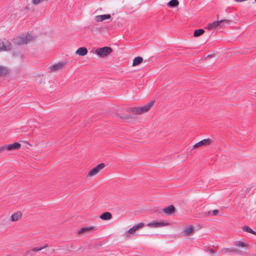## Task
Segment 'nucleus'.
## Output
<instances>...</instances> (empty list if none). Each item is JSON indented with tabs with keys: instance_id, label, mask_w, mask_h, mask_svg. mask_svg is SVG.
<instances>
[{
	"instance_id": "nucleus-25",
	"label": "nucleus",
	"mask_w": 256,
	"mask_h": 256,
	"mask_svg": "<svg viewBox=\"0 0 256 256\" xmlns=\"http://www.w3.org/2000/svg\"><path fill=\"white\" fill-rule=\"evenodd\" d=\"M243 230H244L247 232L249 233H251L254 234H256V232L252 230L250 227L248 226H244L243 227Z\"/></svg>"
},
{
	"instance_id": "nucleus-27",
	"label": "nucleus",
	"mask_w": 256,
	"mask_h": 256,
	"mask_svg": "<svg viewBox=\"0 0 256 256\" xmlns=\"http://www.w3.org/2000/svg\"><path fill=\"white\" fill-rule=\"evenodd\" d=\"M42 250V248H34L32 249V252H38Z\"/></svg>"
},
{
	"instance_id": "nucleus-31",
	"label": "nucleus",
	"mask_w": 256,
	"mask_h": 256,
	"mask_svg": "<svg viewBox=\"0 0 256 256\" xmlns=\"http://www.w3.org/2000/svg\"><path fill=\"white\" fill-rule=\"evenodd\" d=\"M212 213H213V214H214V216H216V215H217V214H218V210H214L213 211Z\"/></svg>"
},
{
	"instance_id": "nucleus-29",
	"label": "nucleus",
	"mask_w": 256,
	"mask_h": 256,
	"mask_svg": "<svg viewBox=\"0 0 256 256\" xmlns=\"http://www.w3.org/2000/svg\"><path fill=\"white\" fill-rule=\"evenodd\" d=\"M32 250H28L26 252V256H32Z\"/></svg>"
},
{
	"instance_id": "nucleus-32",
	"label": "nucleus",
	"mask_w": 256,
	"mask_h": 256,
	"mask_svg": "<svg viewBox=\"0 0 256 256\" xmlns=\"http://www.w3.org/2000/svg\"><path fill=\"white\" fill-rule=\"evenodd\" d=\"M4 152V148H2V146H0V153Z\"/></svg>"
},
{
	"instance_id": "nucleus-9",
	"label": "nucleus",
	"mask_w": 256,
	"mask_h": 256,
	"mask_svg": "<svg viewBox=\"0 0 256 256\" xmlns=\"http://www.w3.org/2000/svg\"><path fill=\"white\" fill-rule=\"evenodd\" d=\"M11 49L10 43L6 40H0V50H8Z\"/></svg>"
},
{
	"instance_id": "nucleus-10",
	"label": "nucleus",
	"mask_w": 256,
	"mask_h": 256,
	"mask_svg": "<svg viewBox=\"0 0 256 256\" xmlns=\"http://www.w3.org/2000/svg\"><path fill=\"white\" fill-rule=\"evenodd\" d=\"M94 229V228L92 226L82 228L77 232V234L80 236L84 235L92 232Z\"/></svg>"
},
{
	"instance_id": "nucleus-6",
	"label": "nucleus",
	"mask_w": 256,
	"mask_h": 256,
	"mask_svg": "<svg viewBox=\"0 0 256 256\" xmlns=\"http://www.w3.org/2000/svg\"><path fill=\"white\" fill-rule=\"evenodd\" d=\"M66 64V62H62L57 64H54L50 66L48 68V70L49 72H56L62 70Z\"/></svg>"
},
{
	"instance_id": "nucleus-30",
	"label": "nucleus",
	"mask_w": 256,
	"mask_h": 256,
	"mask_svg": "<svg viewBox=\"0 0 256 256\" xmlns=\"http://www.w3.org/2000/svg\"><path fill=\"white\" fill-rule=\"evenodd\" d=\"M206 28H207L208 29V30H212V29H213L212 24H209L207 26Z\"/></svg>"
},
{
	"instance_id": "nucleus-26",
	"label": "nucleus",
	"mask_w": 256,
	"mask_h": 256,
	"mask_svg": "<svg viewBox=\"0 0 256 256\" xmlns=\"http://www.w3.org/2000/svg\"><path fill=\"white\" fill-rule=\"evenodd\" d=\"M236 245L238 246H242V247H244V246H246V245L244 243L241 242H239V241L236 242Z\"/></svg>"
},
{
	"instance_id": "nucleus-11",
	"label": "nucleus",
	"mask_w": 256,
	"mask_h": 256,
	"mask_svg": "<svg viewBox=\"0 0 256 256\" xmlns=\"http://www.w3.org/2000/svg\"><path fill=\"white\" fill-rule=\"evenodd\" d=\"M212 140L210 138L204 139L194 145V148H196L204 146H208L211 144Z\"/></svg>"
},
{
	"instance_id": "nucleus-20",
	"label": "nucleus",
	"mask_w": 256,
	"mask_h": 256,
	"mask_svg": "<svg viewBox=\"0 0 256 256\" xmlns=\"http://www.w3.org/2000/svg\"><path fill=\"white\" fill-rule=\"evenodd\" d=\"M143 61V58L140 56H137L133 60L132 66H136L141 64Z\"/></svg>"
},
{
	"instance_id": "nucleus-35",
	"label": "nucleus",
	"mask_w": 256,
	"mask_h": 256,
	"mask_svg": "<svg viewBox=\"0 0 256 256\" xmlns=\"http://www.w3.org/2000/svg\"><path fill=\"white\" fill-rule=\"evenodd\" d=\"M232 252H236L237 251L236 250H231Z\"/></svg>"
},
{
	"instance_id": "nucleus-23",
	"label": "nucleus",
	"mask_w": 256,
	"mask_h": 256,
	"mask_svg": "<svg viewBox=\"0 0 256 256\" xmlns=\"http://www.w3.org/2000/svg\"><path fill=\"white\" fill-rule=\"evenodd\" d=\"M204 32L203 29H198L194 31V36L195 37L199 36L202 35Z\"/></svg>"
},
{
	"instance_id": "nucleus-34",
	"label": "nucleus",
	"mask_w": 256,
	"mask_h": 256,
	"mask_svg": "<svg viewBox=\"0 0 256 256\" xmlns=\"http://www.w3.org/2000/svg\"><path fill=\"white\" fill-rule=\"evenodd\" d=\"M46 251H47L48 252L46 253V254H50V250H46Z\"/></svg>"
},
{
	"instance_id": "nucleus-8",
	"label": "nucleus",
	"mask_w": 256,
	"mask_h": 256,
	"mask_svg": "<svg viewBox=\"0 0 256 256\" xmlns=\"http://www.w3.org/2000/svg\"><path fill=\"white\" fill-rule=\"evenodd\" d=\"M169 224L167 222H156L154 221L152 222H150L146 224L147 226L150 227V228H160L164 226H166L168 225Z\"/></svg>"
},
{
	"instance_id": "nucleus-22",
	"label": "nucleus",
	"mask_w": 256,
	"mask_h": 256,
	"mask_svg": "<svg viewBox=\"0 0 256 256\" xmlns=\"http://www.w3.org/2000/svg\"><path fill=\"white\" fill-rule=\"evenodd\" d=\"M122 119L127 122H130L134 118V116L130 114L123 115L120 116Z\"/></svg>"
},
{
	"instance_id": "nucleus-19",
	"label": "nucleus",
	"mask_w": 256,
	"mask_h": 256,
	"mask_svg": "<svg viewBox=\"0 0 256 256\" xmlns=\"http://www.w3.org/2000/svg\"><path fill=\"white\" fill-rule=\"evenodd\" d=\"M100 218L103 220H110L112 218V215L109 212H105L102 214Z\"/></svg>"
},
{
	"instance_id": "nucleus-1",
	"label": "nucleus",
	"mask_w": 256,
	"mask_h": 256,
	"mask_svg": "<svg viewBox=\"0 0 256 256\" xmlns=\"http://www.w3.org/2000/svg\"><path fill=\"white\" fill-rule=\"evenodd\" d=\"M154 101L141 107L130 108L127 110V112L133 113L135 114H141L148 112L153 106Z\"/></svg>"
},
{
	"instance_id": "nucleus-17",
	"label": "nucleus",
	"mask_w": 256,
	"mask_h": 256,
	"mask_svg": "<svg viewBox=\"0 0 256 256\" xmlns=\"http://www.w3.org/2000/svg\"><path fill=\"white\" fill-rule=\"evenodd\" d=\"M230 22V20H222L219 21L214 22L212 23V26L213 29H214L218 27H221V24L224 22Z\"/></svg>"
},
{
	"instance_id": "nucleus-18",
	"label": "nucleus",
	"mask_w": 256,
	"mask_h": 256,
	"mask_svg": "<svg viewBox=\"0 0 256 256\" xmlns=\"http://www.w3.org/2000/svg\"><path fill=\"white\" fill-rule=\"evenodd\" d=\"M175 212V208L170 205L164 209V212L167 214H171Z\"/></svg>"
},
{
	"instance_id": "nucleus-3",
	"label": "nucleus",
	"mask_w": 256,
	"mask_h": 256,
	"mask_svg": "<svg viewBox=\"0 0 256 256\" xmlns=\"http://www.w3.org/2000/svg\"><path fill=\"white\" fill-rule=\"evenodd\" d=\"M112 52V50L110 47L104 46L96 49V54L100 58H103L107 56Z\"/></svg>"
},
{
	"instance_id": "nucleus-4",
	"label": "nucleus",
	"mask_w": 256,
	"mask_h": 256,
	"mask_svg": "<svg viewBox=\"0 0 256 256\" xmlns=\"http://www.w3.org/2000/svg\"><path fill=\"white\" fill-rule=\"evenodd\" d=\"M144 225V223L140 222L134 226L128 232L124 234V236L126 238H130L131 235L135 234L136 232L142 228Z\"/></svg>"
},
{
	"instance_id": "nucleus-14",
	"label": "nucleus",
	"mask_w": 256,
	"mask_h": 256,
	"mask_svg": "<svg viewBox=\"0 0 256 256\" xmlns=\"http://www.w3.org/2000/svg\"><path fill=\"white\" fill-rule=\"evenodd\" d=\"M10 72V70L7 66L0 65V77L6 76Z\"/></svg>"
},
{
	"instance_id": "nucleus-33",
	"label": "nucleus",
	"mask_w": 256,
	"mask_h": 256,
	"mask_svg": "<svg viewBox=\"0 0 256 256\" xmlns=\"http://www.w3.org/2000/svg\"><path fill=\"white\" fill-rule=\"evenodd\" d=\"M48 246V244H45L44 246H42V247H40V248H42V250L47 248Z\"/></svg>"
},
{
	"instance_id": "nucleus-2",
	"label": "nucleus",
	"mask_w": 256,
	"mask_h": 256,
	"mask_svg": "<svg viewBox=\"0 0 256 256\" xmlns=\"http://www.w3.org/2000/svg\"><path fill=\"white\" fill-rule=\"evenodd\" d=\"M33 36L30 34H22L12 40L13 43L16 45H23L33 40Z\"/></svg>"
},
{
	"instance_id": "nucleus-5",
	"label": "nucleus",
	"mask_w": 256,
	"mask_h": 256,
	"mask_svg": "<svg viewBox=\"0 0 256 256\" xmlns=\"http://www.w3.org/2000/svg\"><path fill=\"white\" fill-rule=\"evenodd\" d=\"M105 166V165L103 163L100 164L95 168L91 170L88 173V176H93L97 174L102 168Z\"/></svg>"
},
{
	"instance_id": "nucleus-16",
	"label": "nucleus",
	"mask_w": 256,
	"mask_h": 256,
	"mask_svg": "<svg viewBox=\"0 0 256 256\" xmlns=\"http://www.w3.org/2000/svg\"><path fill=\"white\" fill-rule=\"evenodd\" d=\"M76 54L80 56H84L88 54V50L85 47H81L76 50Z\"/></svg>"
},
{
	"instance_id": "nucleus-37",
	"label": "nucleus",
	"mask_w": 256,
	"mask_h": 256,
	"mask_svg": "<svg viewBox=\"0 0 256 256\" xmlns=\"http://www.w3.org/2000/svg\"><path fill=\"white\" fill-rule=\"evenodd\" d=\"M256 236V234H255Z\"/></svg>"
},
{
	"instance_id": "nucleus-28",
	"label": "nucleus",
	"mask_w": 256,
	"mask_h": 256,
	"mask_svg": "<svg viewBox=\"0 0 256 256\" xmlns=\"http://www.w3.org/2000/svg\"><path fill=\"white\" fill-rule=\"evenodd\" d=\"M207 251L208 252L212 255H214L215 254V251L212 248L208 249Z\"/></svg>"
},
{
	"instance_id": "nucleus-7",
	"label": "nucleus",
	"mask_w": 256,
	"mask_h": 256,
	"mask_svg": "<svg viewBox=\"0 0 256 256\" xmlns=\"http://www.w3.org/2000/svg\"><path fill=\"white\" fill-rule=\"evenodd\" d=\"M20 147L21 144L18 142H14V144L2 146V148H4V150L5 149H6L8 151H12L18 150L20 148Z\"/></svg>"
},
{
	"instance_id": "nucleus-21",
	"label": "nucleus",
	"mask_w": 256,
	"mask_h": 256,
	"mask_svg": "<svg viewBox=\"0 0 256 256\" xmlns=\"http://www.w3.org/2000/svg\"><path fill=\"white\" fill-rule=\"evenodd\" d=\"M179 2L178 0H171L168 2V6L170 8H174L177 6Z\"/></svg>"
},
{
	"instance_id": "nucleus-12",
	"label": "nucleus",
	"mask_w": 256,
	"mask_h": 256,
	"mask_svg": "<svg viewBox=\"0 0 256 256\" xmlns=\"http://www.w3.org/2000/svg\"><path fill=\"white\" fill-rule=\"evenodd\" d=\"M22 213L20 211H17L12 214L10 218V222H14L18 221L22 218Z\"/></svg>"
},
{
	"instance_id": "nucleus-36",
	"label": "nucleus",
	"mask_w": 256,
	"mask_h": 256,
	"mask_svg": "<svg viewBox=\"0 0 256 256\" xmlns=\"http://www.w3.org/2000/svg\"><path fill=\"white\" fill-rule=\"evenodd\" d=\"M208 57H211V56H210V55L208 56Z\"/></svg>"
},
{
	"instance_id": "nucleus-13",
	"label": "nucleus",
	"mask_w": 256,
	"mask_h": 256,
	"mask_svg": "<svg viewBox=\"0 0 256 256\" xmlns=\"http://www.w3.org/2000/svg\"><path fill=\"white\" fill-rule=\"evenodd\" d=\"M195 231V229L192 226H188L184 229L182 233L184 236H188L192 234Z\"/></svg>"
},
{
	"instance_id": "nucleus-15",
	"label": "nucleus",
	"mask_w": 256,
	"mask_h": 256,
	"mask_svg": "<svg viewBox=\"0 0 256 256\" xmlns=\"http://www.w3.org/2000/svg\"><path fill=\"white\" fill-rule=\"evenodd\" d=\"M111 18V16L110 14L98 15L96 16L94 18V20L97 22H102L105 20H108Z\"/></svg>"
},
{
	"instance_id": "nucleus-24",
	"label": "nucleus",
	"mask_w": 256,
	"mask_h": 256,
	"mask_svg": "<svg viewBox=\"0 0 256 256\" xmlns=\"http://www.w3.org/2000/svg\"><path fill=\"white\" fill-rule=\"evenodd\" d=\"M48 0H32V3L34 5L37 6L43 2H47Z\"/></svg>"
}]
</instances>
